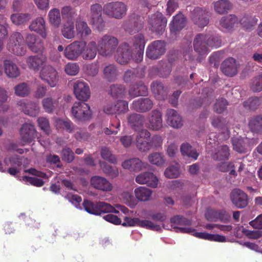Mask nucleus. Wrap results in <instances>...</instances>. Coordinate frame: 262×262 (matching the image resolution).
<instances>
[{
    "label": "nucleus",
    "instance_id": "09e8293b",
    "mask_svg": "<svg viewBox=\"0 0 262 262\" xmlns=\"http://www.w3.org/2000/svg\"><path fill=\"white\" fill-rule=\"evenodd\" d=\"M61 33L67 39H72L75 36L74 23H66L62 27Z\"/></svg>",
    "mask_w": 262,
    "mask_h": 262
},
{
    "label": "nucleus",
    "instance_id": "39448f33",
    "mask_svg": "<svg viewBox=\"0 0 262 262\" xmlns=\"http://www.w3.org/2000/svg\"><path fill=\"white\" fill-rule=\"evenodd\" d=\"M167 19L160 12H157L148 17V27L152 32L162 35L165 31Z\"/></svg>",
    "mask_w": 262,
    "mask_h": 262
},
{
    "label": "nucleus",
    "instance_id": "4c0bfd02",
    "mask_svg": "<svg viewBox=\"0 0 262 262\" xmlns=\"http://www.w3.org/2000/svg\"><path fill=\"white\" fill-rule=\"evenodd\" d=\"M250 130L254 134H262V115H258L251 118L249 122Z\"/></svg>",
    "mask_w": 262,
    "mask_h": 262
},
{
    "label": "nucleus",
    "instance_id": "052dcab7",
    "mask_svg": "<svg viewBox=\"0 0 262 262\" xmlns=\"http://www.w3.org/2000/svg\"><path fill=\"white\" fill-rule=\"evenodd\" d=\"M90 23L99 32L103 31L105 29V22L103 20L102 16L90 19Z\"/></svg>",
    "mask_w": 262,
    "mask_h": 262
},
{
    "label": "nucleus",
    "instance_id": "aec40b11",
    "mask_svg": "<svg viewBox=\"0 0 262 262\" xmlns=\"http://www.w3.org/2000/svg\"><path fill=\"white\" fill-rule=\"evenodd\" d=\"M193 45L194 51L199 54H206L209 47L207 34H198L194 38Z\"/></svg>",
    "mask_w": 262,
    "mask_h": 262
},
{
    "label": "nucleus",
    "instance_id": "79ce46f5",
    "mask_svg": "<svg viewBox=\"0 0 262 262\" xmlns=\"http://www.w3.org/2000/svg\"><path fill=\"white\" fill-rule=\"evenodd\" d=\"M31 18V15L28 13H14L10 16L12 23L19 26L27 23Z\"/></svg>",
    "mask_w": 262,
    "mask_h": 262
},
{
    "label": "nucleus",
    "instance_id": "412c9836",
    "mask_svg": "<svg viewBox=\"0 0 262 262\" xmlns=\"http://www.w3.org/2000/svg\"><path fill=\"white\" fill-rule=\"evenodd\" d=\"M153 106V101L149 98H140L133 101L131 108L137 112L145 113L150 111Z\"/></svg>",
    "mask_w": 262,
    "mask_h": 262
},
{
    "label": "nucleus",
    "instance_id": "1a4fd4ad",
    "mask_svg": "<svg viewBox=\"0 0 262 262\" xmlns=\"http://www.w3.org/2000/svg\"><path fill=\"white\" fill-rule=\"evenodd\" d=\"M39 77L51 87H55L58 81L57 71L50 65L44 66L40 69Z\"/></svg>",
    "mask_w": 262,
    "mask_h": 262
},
{
    "label": "nucleus",
    "instance_id": "58836bf2",
    "mask_svg": "<svg viewBox=\"0 0 262 262\" xmlns=\"http://www.w3.org/2000/svg\"><path fill=\"white\" fill-rule=\"evenodd\" d=\"M59 99V97L53 98L50 96L44 98L42 100V105L45 112L48 113H52L58 106Z\"/></svg>",
    "mask_w": 262,
    "mask_h": 262
},
{
    "label": "nucleus",
    "instance_id": "dca6fc26",
    "mask_svg": "<svg viewBox=\"0 0 262 262\" xmlns=\"http://www.w3.org/2000/svg\"><path fill=\"white\" fill-rule=\"evenodd\" d=\"M74 93L78 100L87 101L90 97V90L88 84L80 80L76 81L73 85Z\"/></svg>",
    "mask_w": 262,
    "mask_h": 262
},
{
    "label": "nucleus",
    "instance_id": "7c9ffc66",
    "mask_svg": "<svg viewBox=\"0 0 262 262\" xmlns=\"http://www.w3.org/2000/svg\"><path fill=\"white\" fill-rule=\"evenodd\" d=\"M122 166L123 168L133 171H139L145 167V164L139 158H135L124 161Z\"/></svg>",
    "mask_w": 262,
    "mask_h": 262
},
{
    "label": "nucleus",
    "instance_id": "9d476101",
    "mask_svg": "<svg viewBox=\"0 0 262 262\" xmlns=\"http://www.w3.org/2000/svg\"><path fill=\"white\" fill-rule=\"evenodd\" d=\"M165 43L161 40H155L147 47L146 56L150 59H157L163 55L166 51Z\"/></svg>",
    "mask_w": 262,
    "mask_h": 262
},
{
    "label": "nucleus",
    "instance_id": "f704fd0d",
    "mask_svg": "<svg viewBox=\"0 0 262 262\" xmlns=\"http://www.w3.org/2000/svg\"><path fill=\"white\" fill-rule=\"evenodd\" d=\"M98 52V45L94 41L89 42L82 51L81 55L85 60H92L95 58Z\"/></svg>",
    "mask_w": 262,
    "mask_h": 262
},
{
    "label": "nucleus",
    "instance_id": "b1692460",
    "mask_svg": "<svg viewBox=\"0 0 262 262\" xmlns=\"http://www.w3.org/2000/svg\"><path fill=\"white\" fill-rule=\"evenodd\" d=\"M135 180L138 184H146L152 188L157 187L159 181L157 177L150 172H144L138 174Z\"/></svg>",
    "mask_w": 262,
    "mask_h": 262
},
{
    "label": "nucleus",
    "instance_id": "6ab92c4d",
    "mask_svg": "<svg viewBox=\"0 0 262 262\" xmlns=\"http://www.w3.org/2000/svg\"><path fill=\"white\" fill-rule=\"evenodd\" d=\"M146 126L153 130H159L162 127V115L159 111L154 110L150 112L148 116Z\"/></svg>",
    "mask_w": 262,
    "mask_h": 262
},
{
    "label": "nucleus",
    "instance_id": "f257e3e1",
    "mask_svg": "<svg viewBox=\"0 0 262 262\" xmlns=\"http://www.w3.org/2000/svg\"><path fill=\"white\" fill-rule=\"evenodd\" d=\"M98 53L105 57H112L119 46V40L114 36L106 34L98 41Z\"/></svg>",
    "mask_w": 262,
    "mask_h": 262
},
{
    "label": "nucleus",
    "instance_id": "5701e85b",
    "mask_svg": "<svg viewBox=\"0 0 262 262\" xmlns=\"http://www.w3.org/2000/svg\"><path fill=\"white\" fill-rule=\"evenodd\" d=\"M20 134L21 141L25 144L31 143L35 139L36 130L33 124L25 123L21 126Z\"/></svg>",
    "mask_w": 262,
    "mask_h": 262
},
{
    "label": "nucleus",
    "instance_id": "4468645a",
    "mask_svg": "<svg viewBox=\"0 0 262 262\" xmlns=\"http://www.w3.org/2000/svg\"><path fill=\"white\" fill-rule=\"evenodd\" d=\"M25 42L28 49L33 53H43L45 50L43 41L34 34H28L25 38Z\"/></svg>",
    "mask_w": 262,
    "mask_h": 262
},
{
    "label": "nucleus",
    "instance_id": "a19ab883",
    "mask_svg": "<svg viewBox=\"0 0 262 262\" xmlns=\"http://www.w3.org/2000/svg\"><path fill=\"white\" fill-rule=\"evenodd\" d=\"M136 198L140 201H148L152 194V191L145 187H139L134 190Z\"/></svg>",
    "mask_w": 262,
    "mask_h": 262
},
{
    "label": "nucleus",
    "instance_id": "6e6552de",
    "mask_svg": "<svg viewBox=\"0 0 262 262\" xmlns=\"http://www.w3.org/2000/svg\"><path fill=\"white\" fill-rule=\"evenodd\" d=\"M144 27L143 19L138 14H133L124 21L123 28L130 34H134L141 31Z\"/></svg>",
    "mask_w": 262,
    "mask_h": 262
},
{
    "label": "nucleus",
    "instance_id": "774afa93",
    "mask_svg": "<svg viewBox=\"0 0 262 262\" xmlns=\"http://www.w3.org/2000/svg\"><path fill=\"white\" fill-rule=\"evenodd\" d=\"M56 124L57 126L64 128L69 133L73 132L75 129L74 125L69 120L58 119L56 121Z\"/></svg>",
    "mask_w": 262,
    "mask_h": 262
},
{
    "label": "nucleus",
    "instance_id": "a878e982",
    "mask_svg": "<svg viewBox=\"0 0 262 262\" xmlns=\"http://www.w3.org/2000/svg\"><path fill=\"white\" fill-rule=\"evenodd\" d=\"M91 185L96 189L103 191H110L112 189V185L105 178L100 176H93L90 180Z\"/></svg>",
    "mask_w": 262,
    "mask_h": 262
},
{
    "label": "nucleus",
    "instance_id": "8fccbe9b",
    "mask_svg": "<svg viewBox=\"0 0 262 262\" xmlns=\"http://www.w3.org/2000/svg\"><path fill=\"white\" fill-rule=\"evenodd\" d=\"M261 100L258 97H252L243 102L244 106L251 111L256 110L260 105Z\"/></svg>",
    "mask_w": 262,
    "mask_h": 262
},
{
    "label": "nucleus",
    "instance_id": "c03bdc74",
    "mask_svg": "<svg viewBox=\"0 0 262 262\" xmlns=\"http://www.w3.org/2000/svg\"><path fill=\"white\" fill-rule=\"evenodd\" d=\"M126 90L122 84H112L110 86V94L115 99L123 98L126 94Z\"/></svg>",
    "mask_w": 262,
    "mask_h": 262
},
{
    "label": "nucleus",
    "instance_id": "49530a36",
    "mask_svg": "<svg viewBox=\"0 0 262 262\" xmlns=\"http://www.w3.org/2000/svg\"><path fill=\"white\" fill-rule=\"evenodd\" d=\"M215 11L219 14L227 12L231 7V4L228 0H219L214 2Z\"/></svg>",
    "mask_w": 262,
    "mask_h": 262
},
{
    "label": "nucleus",
    "instance_id": "bf43d9fd",
    "mask_svg": "<svg viewBox=\"0 0 262 262\" xmlns=\"http://www.w3.org/2000/svg\"><path fill=\"white\" fill-rule=\"evenodd\" d=\"M14 90L16 95L21 97H25L28 95L30 91L29 86L25 82L20 83L15 86Z\"/></svg>",
    "mask_w": 262,
    "mask_h": 262
},
{
    "label": "nucleus",
    "instance_id": "cd10ccee",
    "mask_svg": "<svg viewBox=\"0 0 262 262\" xmlns=\"http://www.w3.org/2000/svg\"><path fill=\"white\" fill-rule=\"evenodd\" d=\"M29 29L39 34L42 38L47 37L46 22L42 17H38L33 20L29 25Z\"/></svg>",
    "mask_w": 262,
    "mask_h": 262
},
{
    "label": "nucleus",
    "instance_id": "3c124183",
    "mask_svg": "<svg viewBox=\"0 0 262 262\" xmlns=\"http://www.w3.org/2000/svg\"><path fill=\"white\" fill-rule=\"evenodd\" d=\"M100 165L103 171L111 178L118 176L119 171L116 167H113L105 162H100Z\"/></svg>",
    "mask_w": 262,
    "mask_h": 262
},
{
    "label": "nucleus",
    "instance_id": "ddd939ff",
    "mask_svg": "<svg viewBox=\"0 0 262 262\" xmlns=\"http://www.w3.org/2000/svg\"><path fill=\"white\" fill-rule=\"evenodd\" d=\"M132 43L135 50V61L140 62L143 60L146 43L144 35L142 33L135 35L132 38Z\"/></svg>",
    "mask_w": 262,
    "mask_h": 262
},
{
    "label": "nucleus",
    "instance_id": "5fc2aeb1",
    "mask_svg": "<svg viewBox=\"0 0 262 262\" xmlns=\"http://www.w3.org/2000/svg\"><path fill=\"white\" fill-rule=\"evenodd\" d=\"M170 223L173 228L174 226L179 227V226H181L183 225L190 226L191 224L190 220L180 215H176L171 217L170 219Z\"/></svg>",
    "mask_w": 262,
    "mask_h": 262
},
{
    "label": "nucleus",
    "instance_id": "393cba45",
    "mask_svg": "<svg viewBox=\"0 0 262 262\" xmlns=\"http://www.w3.org/2000/svg\"><path fill=\"white\" fill-rule=\"evenodd\" d=\"M150 133L147 129H142L136 136V144L138 149L142 151L150 150L149 138Z\"/></svg>",
    "mask_w": 262,
    "mask_h": 262
},
{
    "label": "nucleus",
    "instance_id": "603ef678",
    "mask_svg": "<svg viewBox=\"0 0 262 262\" xmlns=\"http://www.w3.org/2000/svg\"><path fill=\"white\" fill-rule=\"evenodd\" d=\"M143 76L142 74H141L140 76H138L137 72L135 70H128L124 73L123 80L126 83H134L138 82V78H141Z\"/></svg>",
    "mask_w": 262,
    "mask_h": 262
},
{
    "label": "nucleus",
    "instance_id": "4d7b16f0",
    "mask_svg": "<svg viewBox=\"0 0 262 262\" xmlns=\"http://www.w3.org/2000/svg\"><path fill=\"white\" fill-rule=\"evenodd\" d=\"M148 159L149 162L158 166H162L164 163V160L160 153L153 152L149 155Z\"/></svg>",
    "mask_w": 262,
    "mask_h": 262
},
{
    "label": "nucleus",
    "instance_id": "423d86ee",
    "mask_svg": "<svg viewBox=\"0 0 262 262\" xmlns=\"http://www.w3.org/2000/svg\"><path fill=\"white\" fill-rule=\"evenodd\" d=\"M71 113L76 120L81 122L90 120L92 115L90 105L82 102H76L74 103Z\"/></svg>",
    "mask_w": 262,
    "mask_h": 262
},
{
    "label": "nucleus",
    "instance_id": "de8ad7c7",
    "mask_svg": "<svg viewBox=\"0 0 262 262\" xmlns=\"http://www.w3.org/2000/svg\"><path fill=\"white\" fill-rule=\"evenodd\" d=\"M50 23L55 27H58L61 24V19L60 11L57 8L51 9L48 14Z\"/></svg>",
    "mask_w": 262,
    "mask_h": 262
},
{
    "label": "nucleus",
    "instance_id": "c756f323",
    "mask_svg": "<svg viewBox=\"0 0 262 262\" xmlns=\"http://www.w3.org/2000/svg\"><path fill=\"white\" fill-rule=\"evenodd\" d=\"M151 90L157 99L164 100L167 97V88L160 81H153L151 84Z\"/></svg>",
    "mask_w": 262,
    "mask_h": 262
},
{
    "label": "nucleus",
    "instance_id": "7ed1b4c3",
    "mask_svg": "<svg viewBox=\"0 0 262 262\" xmlns=\"http://www.w3.org/2000/svg\"><path fill=\"white\" fill-rule=\"evenodd\" d=\"M7 49L11 53L18 55L23 56L26 53V48L24 43L22 34L18 32L12 33L9 37Z\"/></svg>",
    "mask_w": 262,
    "mask_h": 262
},
{
    "label": "nucleus",
    "instance_id": "37998d69",
    "mask_svg": "<svg viewBox=\"0 0 262 262\" xmlns=\"http://www.w3.org/2000/svg\"><path fill=\"white\" fill-rule=\"evenodd\" d=\"M180 150L183 156H186L194 160L197 159L199 155L196 149L192 148V146L188 143L182 144L180 147Z\"/></svg>",
    "mask_w": 262,
    "mask_h": 262
},
{
    "label": "nucleus",
    "instance_id": "f03ea898",
    "mask_svg": "<svg viewBox=\"0 0 262 262\" xmlns=\"http://www.w3.org/2000/svg\"><path fill=\"white\" fill-rule=\"evenodd\" d=\"M83 207L88 213L96 215H99L102 213L113 212L119 213L114 207L104 202H94L88 200H84L82 203Z\"/></svg>",
    "mask_w": 262,
    "mask_h": 262
},
{
    "label": "nucleus",
    "instance_id": "20e7f679",
    "mask_svg": "<svg viewBox=\"0 0 262 262\" xmlns=\"http://www.w3.org/2000/svg\"><path fill=\"white\" fill-rule=\"evenodd\" d=\"M104 13L107 16L116 19H121L126 14L127 6L121 2L108 3L103 8Z\"/></svg>",
    "mask_w": 262,
    "mask_h": 262
},
{
    "label": "nucleus",
    "instance_id": "72a5a7b5",
    "mask_svg": "<svg viewBox=\"0 0 262 262\" xmlns=\"http://www.w3.org/2000/svg\"><path fill=\"white\" fill-rule=\"evenodd\" d=\"M167 122L173 128H179L183 125V120L178 112L173 109L167 110Z\"/></svg>",
    "mask_w": 262,
    "mask_h": 262
},
{
    "label": "nucleus",
    "instance_id": "c85d7f7f",
    "mask_svg": "<svg viewBox=\"0 0 262 262\" xmlns=\"http://www.w3.org/2000/svg\"><path fill=\"white\" fill-rule=\"evenodd\" d=\"M186 23V17L183 14L180 13L173 16L172 21L170 24L171 34L176 35L184 28Z\"/></svg>",
    "mask_w": 262,
    "mask_h": 262
},
{
    "label": "nucleus",
    "instance_id": "6e6d98bb",
    "mask_svg": "<svg viewBox=\"0 0 262 262\" xmlns=\"http://www.w3.org/2000/svg\"><path fill=\"white\" fill-rule=\"evenodd\" d=\"M101 156L102 159L113 164H116L117 159L115 155L112 154L110 149L106 147H102L101 149Z\"/></svg>",
    "mask_w": 262,
    "mask_h": 262
},
{
    "label": "nucleus",
    "instance_id": "f3484780",
    "mask_svg": "<svg viewBox=\"0 0 262 262\" xmlns=\"http://www.w3.org/2000/svg\"><path fill=\"white\" fill-rule=\"evenodd\" d=\"M230 198L233 204L237 208H244L248 204V195L240 189H234L231 192Z\"/></svg>",
    "mask_w": 262,
    "mask_h": 262
},
{
    "label": "nucleus",
    "instance_id": "0e129e2a",
    "mask_svg": "<svg viewBox=\"0 0 262 262\" xmlns=\"http://www.w3.org/2000/svg\"><path fill=\"white\" fill-rule=\"evenodd\" d=\"M102 7L98 3L93 4L90 7V19L102 16Z\"/></svg>",
    "mask_w": 262,
    "mask_h": 262
},
{
    "label": "nucleus",
    "instance_id": "f8f14e48",
    "mask_svg": "<svg viewBox=\"0 0 262 262\" xmlns=\"http://www.w3.org/2000/svg\"><path fill=\"white\" fill-rule=\"evenodd\" d=\"M122 225L124 227L137 225L142 228L157 231L161 229V226L159 225L155 224L148 220H141L137 217H125Z\"/></svg>",
    "mask_w": 262,
    "mask_h": 262
},
{
    "label": "nucleus",
    "instance_id": "2eb2a0df",
    "mask_svg": "<svg viewBox=\"0 0 262 262\" xmlns=\"http://www.w3.org/2000/svg\"><path fill=\"white\" fill-rule=\"evenodd\" d=\"M208 12L201 8H195L191 12V18L198 27L203 28L209 23Z\"/></svg>",
    "mask_w": 262,
    "mask_h": 262
},
{
    "label": "nucleus",
    "instance_id": "473e14b6",
    "mask_svg": "<svg viewBox=\"0 0 262 262\" xmlns=\"http://www.w3.org/2000/svg\"><path fill=\"white\" fill-rule=\"evenodd\" d=\"M230 150L228 146L223 145L217 146L213 154H212V158L215 161L228 160L230 155Z\"/></svg>",
    "mask_w": 262,
    "mask_h": 262
},
{
    "label": "nucleus",
    "instance_id": "a18cd8bd",
    "mask_svg": "<svg viewBox=\"0 0 262 262\" xmlns=\"http://www.w3.org/2000/svg\"><path fill=\"white\" fill-rule=\"evenodd\" d=\"M76 29L77 34L81 37H86L92 33L91 29L89 27L86 22L84 21H77L76 23Z\"/></svg>",
    "mask_w": 262,
    "mask_h": 262
},
{
    "label": "nucleus",
    "instance_id": "bb28decb",
    "mask_svg": "<svg viewBox=\"0 0 262 262\" xmlns=\"http://www.w3.org/2000/svg\"><path fill=\"white\" fill-rule=\"evenodd\" d=\"M237 68L236 60L232 57L225 59L221 66L222 72L229 77H233L237 74Z\"/></svg>",
    "mask_w": 262,
    "mask_h": 262
},
{
    "label": "nucleus",
    "instance_id": "ea45409f",
    "mask_svg": "<svg viewBox=\"0 0 262 262\" xmlns=\"http://www.w3.org/2000/svg\"><path fill=\"white\" fill-rule=\"evenodd\" d=\"M103 75L104 78L109 82L116 80L118 75V70L116 66L114 64H110L103 69Z\"/></svg>",
    "mask_w": 262,
    "mask_h": 262
},
{
    "label": "nucleus",
    "instance_id": "680f3d73",
    "mask_svg": "<svg viewBox=\"0 0 262 262\" xmlns=\"http://www.w3.org/2000/svg\"><path fill=\"white\" fill-rule=\"evenodd\" d=\"M116 108L117 115H121L125 114L128 112V102L123 100H118L116 102Z\"/></svg>",
    "mask_w": 262,
    "mask_h": 262
},
{
    "label": "nucleus",
    "instance_id": "e2e57ef3",
    "mask_svg": "<svg viewBox=\"0 0 262 262\" xmlns=\"http://www.w3.org/2000/svg\"><path fill=\"white\" fill-rule=\"evenodd\" d=\"M250 88L254 92L262 91V73L252 79Z\"/></svg>",
    "mask_w": 262,
    "mask_h": 262
},
{
    "label": "nucleus",
    "instance_id": "9b49d317",
    "mask_svg": "<svg viewBox=\"0 0 262 262\" xmlns=\"http://www.w3.org/2000/svg\"><path fill=\"white\" fill-rule=\"evenodd\" d=\"M86 42L75 41L65 48L64 55L68 59L76 60L81 55L82 51L85 47Z\"/></svg>",
    "mask_w": 262,
    "mask_h": 262
},
{
    "label": "nucleus",
    "instance_id": "864d4df0",
    "mask_svg": "<svg viewBox=\"0 0 262 262\" xmlns=\"http://www.w3.org/2000/svg\"><path fill=\"white\" fill-rule=\"evenodd\" d=\"M238 19L234 15H229L223 17L220 20V25L225 28H232L234 24L237 23Z\"/></svg>",
    "mask_w": 262,
    "mask_h": 262
},
{
    "label": "nucleus",
    "instance_id": "a211bd4d",
    "mask_svg": "<svg viewBox=\"0 0 262 262\" xmlns=\"http://www.w3.org/2000/svg\"><path fill=\"white\" fill-rule=\"evenodd\" d=\"M47 57L42 53L35 55H31L26 58V63L29 69L34 72H38L45 65Z\"/></svg>",
    "mask_w": 262,
    "mask_h": 262
},
{
    "label": "nucleus",
    "instance_id": "e433bc0d",
    "mask_svg": "<svg viewBox=\"0 0 262 262\" xmlns=\"http://www.w3.org/2000/svg\"><path fill=\"white\" fill-rule=\"evenodd\" d=\"M62 18L66 23H74L77 16V10L70 6H64L61 10Z\"/></svg>",
    "mask_w": 262,
    "mask_h": 262
},
{
    "label": "nucleus",
    "instance_id": "0eeeda50",
    "mask_svg": "<svg viewBox=\"0 0 262 262\" xmlns=\"http://www.w3.org/2000/svg\"><path fill=\"white\" fill-rule=\"evenodd\" d=\"M116 52L115 60L120 64H126L132 59L135 61V51H132L129 45L126 42L119 45Z\"/></svg>",
    "mask_w": 262,
    "mask_h": 262
},
{
    "label": "nucleus",
    "instance_id": "13d9d810",
    "mask_svg": "<svg viewBox=\"0 0 262 262\" xmlns=\"http://www.w3.org/2000/svg\"><path fill=\"white\" fill-rule=\"evenodd\" d=\"M4 162L6 165L10 164L14 167H20L22 165V159L19 156L14 155L6 157Z\"/></svg>",
    "mask_w": 262,
    "mask_h": 262
},
{
    "label": "nucleus",
    "instance_id": "2f4dec72",
    "mask_svg": "<svg viewBox=\"0 0 262 262\" xmlns=\"http://www.w3.org/2000/svg\"><path fill=\"white\" fill-rule=\"evenodd\" d=\"M127 122L131 128L135 131L140 130L143 125L144 117L141 114L133 113L128 116Z\"/></svg>",
    "mask_w": 262,
    "mask_h": 262
},
{
    "label": "nucleus",
    "instance_id": "c9c22d12",
    "mask_svg": "<svg viewBox=\"0 0 262 262\" xmlns=\"http://www.w3.org/2000/svg\"><path fill=\"white\" fill-rule=\"evenodd\" d=\"M4 71L9 78H16L20 75V71L15 63L10 60L6 59L4 61Z\"/></svg>",
    "mask_w": 262,
    "mask_h": 262
},
{
    "label": "nucleus",
    "instance_id": "338daca9",
    "mask_svg": "<svg viewBox=\"0 0 262 262\" xmlns=\"http://www.w3.org/2000/svg\"><path fill=\"white\" fill-rule=\"evenodd\" d=\"M150 149H158L161 147L163 143V139L160 135H156L149 138Z\"/></svg>",
    "mask_w": 262,
    "mask_h": 262
},
{
    "label": "nucleus",
    "instance_id": "69168bd1",
    "mask_svg": "<svg viewBox=\"0 0 262 262\" xmlns=\"http://www.w3.org/2000/svg\"><path fill=\"white\" fill-rule=\"evenodd\" d=\"M228 105V101L225 99L221 98L216 100L213 110L216 113L221 114L225 110Z\"/></svg>",
    "mask_w": 262,
    "mask_h": 262
},
{
    "label": "nucleus",
    "instance_id": "4be33fe9",
    "mask_svg": "<svg viewBox=\"0 0 262 262\" xmlns=\"http://www.w3.org/2000/svg\"><path fill=\"white\" fill-rule=\"evenodd\" d=\"M17 104L20 109L26 115L32 117H35L38 115L40 108L38 104L34 102L28 101L25 100L19 101Z\"/></svg>",
    "mask_w": 262,
    "mask_h": 262
}]
</instances>
